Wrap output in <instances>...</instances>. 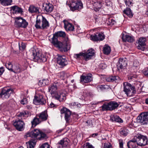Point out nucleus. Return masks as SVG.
Segmentation results:
<instances>
[{
  "label": "nucleus",
  "mask_w": 148,
  "mask_h": 148,
  "mask_svg": "<svg viewBox=\"0 0 148 148\" xmlns=\"http://www.w3.org/2000/svg\"><path fill=\"white\" fill-rule=\"evenodd\" d=\"M65 36V32L59 31L55 33L52 38V43L54 45H57L60 50L62 51L67 52L70 49L71 47L68 38H66L65 41L62 42L58 41L57 38L58 37H64Z\"/></svg>",
  "instance_id": "nucleus-1"
},
{
  "label": "nucleus",
  "mask_w": 148,
  "mask_h": 148,
  "mask_svg": "<svg viewBox=\"0 0 148 148\" xmlns=\"http://www.w3.org/2000/svg\"><path fill=\"white\" fill-rule=\"evenodd\" d=\"M35 26L37 29H45L49 27V24L48 21L44 16L39 15L37 17Z\"/></svg>",
  "instance_id": "nucleus-2"
},
{
  "label": "nucleus",
  "mask_w": 148,
  "mask_h": 148,
  "mask_svg": "<svg viewBox=\"0 0 148 148\" xmlns=\"http://www.w3.org/2000/svg\"><path fill=\"white\" fill-rule=\"evenodd\" d=\"M31 53L33 56V59L35 62H44L47 60L46 58L38 49H31Z\"/></svg>",
  "instance_id": "nucleus-3"
},
{
  "label": "nucleus",
  "mask_w": 148,
  "mask_h": 148,
  "mask_svg": "<svg viewBox=\"0 0 148 148\" xmlns=\"http://www.w3.org/2000/svg\"><path fill=\"white\" fill-rule=\"evenodd\" d=\"M46 135L38 129H35L30 132H27L24 136V138L31 137L33 138H36L37 139H41L45 137Z\"/></svg>",
  "instance_id": "nucleus-4"
},
{
  "label": "nucleus",
  "mask_w": 148,
  "mask_h": 148,
  "mask_svg": "<svg viewBox=\"0 0 148 148\" xmlns=\"http://www.w3.org/2000/svg\"><path fill=\"white\" fill-rule=\"evenodd\" d=\"M123 91L127 96H130L135 93V87L128 82H124L123 84Z\"/></svg>",
  "instance_id": "nucleus-5"
},
{
  "label": "nucleus",
  "mask_w": 148,
  "mask_h": 148,
  "mask_svg": "<svg viewBox=\"0 0 148 148\" xmlns=\"http://www.w3.org/2000/svg\"><path fill=\"white\" fill-rule=\"evenodd\" d=\"M119 104L115 101H112L108 103H104L101 107L103 111L112 110L116 109Z\"/></svg>",
  "instance_id": "nucleus-6"
},
{
  "label": "nucleus",
  "mask_w": 148,
  "mask_h": 148,
  "mask_svg": "<svg viewBox=\"0 0 148 148\" xmlns=\"http://www.w3.org/2000/svg\"><path fill=\"white\" fill-rule=\"evenodd\" d=\"M134 140L137 141L139 146H145L147 145L148 142L147 137L141 135H137L134 137Z\"/></svg>",
  "instance_id": "nucleus-7"
},
{
  "label": "nucleus",
  "mask_w": 148,
  "mask_h": 148,
  "mask_svg": "<svg viewBox=\"0 0 148 148\" xmlns=\"http://www.w3.org/2000/svg\"><path fill=\"white\" fill-rule=\"evenodd\" d=\"M13 91V90L11 88H3L1 89L0 93V97L3 99H8Z\"/></svg>",
  "instance_id": "nucleus-8"
},
{
  "label": "nucleus",
  "mask_w": 148,
  "mask_h": 148,
  "mask_svg": "<svg viewBox=\"0 0 148 148\" xmlns=\"http://www.w3.org/2000/svg\"><path fill=\"white\" fill-rule=\"evenodd\" d=\"M137 122L142 125H146L148 122V112H145L140 114L137 118Z\"/></svg>",
  "instance_id": "nucleus-9"
},
{
  "label": "nucleus",
  "mask_w": 148,
  "mask_h": 148,
  "mask_svg": "<svg viewBox=\"0 0 148 148\" xmlns=\"http://www.w3.org/2000/svg\"><path fill=\"white\" fill-rule=\"evenodd\" d=\"M67 92L65 91L58 92L57 91L51 94L53 98L59 100L60 101H64L66 99V94Z\"/></svg>",
  "instance_id": "nucleus-10"
},
{
  "label": "nucleus",
  "mask_w": 148,
  "mask_h": 148,
  "mask_svg": "<svg viewBox=\"0 0 148 148\" xmlns=\"http://www.w3.org/2000/svg\"><path fill=\"white\" fill-rule=\"evenodd\" d=\"M70 9L73 11L75 10H79L83 8V5L79 0H73L70 6Z\"/></svg>",
  "instance_id": "nucleus-11"
},
{
  "label": "nucleus",
  "mask_w": 148,
  "mask_h": 148,
  "mask_svg": "<svg viewBox=\"0 0 148 148\" xmlns=\"http://www.w3.org/2000/svg\"><path fill=\"white\" fill-rule=\"evenodd\" d=\"M15 24L19 27L26 28L28 25V23L23 18L18 17L16 18Z\"/></svg>",
  "instance_id": "nucleus-12"
},
{
  "label": "nucleus",
  "mask_w": 148,
  "mask_h": 148,
  "mask_svg": "<svg viewBox=\"0 0 148 148\" xmlns=\"http://www.w3.org/2000/svg\"><path fill=\"white\" fill-rule=\"evenodd\" d=\"M57 62L61 68H63L68 64L66 57L64 56L58 55L57 58Z\"/></svg>",
  "instance_id": "nucleus-13"
},
{
  "label": "nucleus",
  "mask_w": 148,
  "mask_h": 148,
  "mask_svg": "<svg viewBox=\"0 0 148 148\" xmlns=\"http://www.w3.org/2000/svg\"><path fill=\"white\" fill-rule=\"evenodd\" d=\"M46 102V101L45 99L44 98L42 95H39L38 96H35L33 99L34 103L36 105H44Z\"/></svg>",
  "instance_id": "nucleus-14"
},
{
  "label": "nucleus",
  "mask_w": 148,
  "mask_h": 148,
  "mask_svg": "<svg viewBox=\"0 0 148 148\" xmlns=\"http://www.w3.org/2000/svg\"><path fill=\"white\" fill-rule=\"evenodd\" d=\"M16 129L20 131L23 130L25 124L24 122L20 119L16 120L13 123Z\"/></svg>",
  "instance_id": "nucleus-15"
},
{
  "label": "nucleus",
  "mask_w": 148,
  "mask_h": 148,
  "mask_svg": "<svg viewBox=\"0 0 148 148\" xmlns=\"http://www.w3.org/2000/svg\"><path fill=\"white\" fill-rule=\"evenodd\" d=\"M60 112L61 114H64L65 119L66 122H68L70 119L71 115V111L66 108H63L61 109Z\"/></svg>",
  "instance_id": "nucleus-16"
},
{
  "label": "nucleus",
  "mask_w": 148,
  "mask_h": 148,
  "mask_svg": "<svg viewBox=\"0 0 148 148\" xmlns=\"http://www.w3.org/2000/svg\"><path fill=\"white\" fill-rule=\"evenodd\" d=\"M105 38L104 35L103 33H97L94 35H91L90 39L95 41L102 40Z\"/></svg>",
  "instance_id": "nucleus-17"
},
{
  "label": "nucleus",
  "mask_w": 148,
  "mask_h": 148,
  "mask_svg": "<svg viewBox=\"0 0 148 148\" xmlns=\"http://www.w3.org/2000/svg\"><path fill=\"white\" fill-rule=\"evenodd\" d=\"M127 64V61L123 59H119V62L117 64V67L119 70H122L125 69Z\"/></svg>",
  "instance_id": "nucleus-18"
},
{
  "label": "nucleus",
  "mask_w": 148,
  "mask_h": 148,
  "mask_svg": "<svg viewBox=\"0 0 148 148\" xmlns=\"http://www.w3.org/2000/svg\"><path fill=\"white\" fill-rule=\"evenodd\" d=\"M80 82L82 83H87L92 81V74H88L86 76L81 75L80 76Z\"/></svg>",
  "instance_id": "nucleus-19"
},
{
  "label": "nucleus",
  "mask_w": 148,
  "mask_h": 148,
  "mask_svg": "<svg viewBox=\"0 0 148 148\" xmlns=\"http://www.w3.org/2000/svg\"><path fill=\"white\" fill-rule=\"evenodd\" d=\"M36 115L37 117H38L41 122L46 120L48 117L47 111H45Z\"/></svg>",
  "instance_id": "nucleus-20"
},
{
  "label": "nucleus",
  "mask_w": 148,
  "mask_h": 148,
  "mask_svg": "<svg viewBox=\"0 0 148 148\" xmlns=\"http://www.w3.org/2000/svg\"><path fill=\"white\" fill-rule=\"evenodd\" d=\"M146 39L144 37H141L139 39L138 45L137 46L138 49L143 50V47L146 45Z\"/></svg>",
  "instance_id": "nucleus-21"
},
{
  "label": "nucleus",
  "mask_w": 148,
  "mask_h": 148,
  "mask_svg": "<svg viewBox=\"0 0 148 148\" xmlns=\"http://www.w3.org/2000/svg\"><path fill=\"white\" fill-rule=\"evenodd\" d=\"M95 54L94 51L92 49H89L87 53H85V60L87 61L91 58Z\"/></svg>",
  "instance_id": "nucleus-22"
},
{
  "label": "nucleus",
  "mask_w": 148,
  "mask_h": 148,
  "mask_svg": "<svg viewBox=\"0 0 148 148\" xmlns=\"http://www.w3.org/2000/svg\"><path fill=\"white\" fill-rule=\"evenodd\" d=\"M134 137L130 141H129L127 143V146L128 148H136L137 147L138 145L137 141H135Z\"/></svg>",
  "instance_id": "nucleus-23"
},
{
  "label": "nucleus",
  "mask_w": 148,
  "mask_h": 148,
  "mask_svg": "<svg viewBox=\"0 0 148 148\" xmlns=\"http://www.w3.org/2000/svg\"><path fill=\"white\" fill-rule=\"evenodd\" d=\"M106 80L108 82H115L117 83L120 81V79L119 77L118 76H110L106 77Z\"/></svg>",
  "instance_id": "nucleus-24"
},
{
  "label": "nucleus",
  "mask_w": 148,
  "mask_h": 148,
  "mask_svg": "<svg viewBox=\"0 0 148 148\" xmlns=\"http://www.w3.org/2000/svg\"><path fill=\"white\" fill-rule=\"evenodd\" d=\"M64 27L67 31H73L74 29V26L71 24L66 21H64Z\"/></svg>",
  "instance_id": "nucleus-25"
},
{
  "label": "nucleus",
  "mask_w": 148,
  "mask_h": 148,
  "mask_svg": "<svg viewBox=\"0 0 148 148\" xmlns=\"http://www.w3.org/2000/svg\"><path fill=\"white\" fill-rule=\"evenodd\" d=\"M45 12L47 13H51L53 10V7L52 4L50 3L46 4L44 6Z\"/></svg>",
  "instance_id": "nucleus-26"
},
{
  "label": "nucleus",
  "mask_w": 148,
  "mask_h": 148,
  "mask_svg": "<svg viewBox=\"0 0 148 148\" xmlns=\"http://www.w3.org/2000/svg\"><path fill=\"white\" fill-rule=\"evenodd\" d=\"M69 140L67 138H62L58 144L61 145L62 147H65L67 146L69 144Z\"/></svg>",
  "instance_id": "nucleus-27"
},
{
  "label": "nucleus",
  "mask_w": 148,
  "mask_h": 148,
  "mask_svg": "<svg viewBox=\"0 0 148 148\" xmlns=\"http://www.w3.org/2000/svg\"><path fill=\"white\" fill-rule=\"evenodd\" d=\"M122 38L123 40L125 42H132L133 41V37L127 35H122Z\"/></svg>",
  "instance_id": "nucleus-28"
},
{
  "label": "nucleus",
  "mask_w": 148,
  "mask_h": 148,
  "mask_svg": "<svg viewBox=\"0 0 148 148\" xmlns=\"http://www.w3.org/2000/svg\"><path fill=\"white\" fill-rule=\"evenodd\" d=\"M110 120L112 121H115L117 122L122 123L123 120L119 116L116 115H111L110 116Z\"/></svg>",
  "instance_id": "nucleus-29"
},
{
  "label": "nucleus",
  "mask_w": 148,
  "mask_h": 148,
  "mask_svg": "<svg viewBox=\"0 0 148 148\" xmlns=\"http://www.w3.org/2000/svg\"><path fill=\"white\" fill-rule=\"evenodd\" d=\"M41 122V121L40 120L38 117H37V115H36V117L34 118L32 121H31L32 126L33 127H34L36 125L39 124Z\"/></svg>",
  "instance_id": "nucleus-30"
},
{
  "label": "nucleus",
  "mask_w": 148,
  "mask_h": 148,
  "mask_svg": "<svg viewBox=\"0 0 148 148\" xmlns=\"http://www.w3.org/2000/svg\"><path fill=\"white\" fill-rule=\"evenodd\" d=\"M21 71V69L19 66L18 64H15L12 67L11 70L15 73H18L20 72Z\"/></svg>",
  "instance_id": "nucleus-31"
},
{
  "label": "nucleus",
  "mask_w": 148,
  "mask_h": 148,
  "mask_svg": "<svg viewBox=\"0 0 148 148\" xmlns=\"http://www.w3.org/2000/svg\"><path fill=\"white\" fill-rule=\"evenodd\" d=\"M29 115V113L27 111H23L20 112L17 114L18 117H21L22 119H25V118L28 117Z\"/></svg>",
  "instance_id": "nucleus-32"
},
{
  "label": "nucleus",
  "mask_w": 148,
  "mask_h": 148,
  "mask_svg": "<svg viewBox=\"0 0 148 148\" xmlns=\"http://www.w3.org/2000/svg\"><path fill=\"white\" fill-rule=\"evenodd\" d=\"M28 11L31 13H39V8L34 5H30Z\"/></svg>",
  "instance_id": "nucleus-33"
},
{
  "label": "nucleus",
  "mask_w": 148,
  "mask_h": 148,
  "mask_svg": "<svg viewBox=\"0 0 148 148\" xmlns=\"http://www.w3.org/2000/svg\"><path fill=\"white\" fill-rule=\"evenodd\" d=\"M57 89V86L56 84L54 83L51 84L49 88L48 91L51 94L56 91Z\"/></svg>",
  "instance_id": "nucleus-34"
},
{
  "label": "nucleus",
  "mask_w": 148,
  "mask_h": 148,
  "mask_svg": "<svg viewBox=\"0 0 148 148\" xmlns=\"http://www.w3.org/2000/svg\"><path fill=\"white\" fill-rule=\"evenodd\" d=\"M103 3V1L102 0H99L95 2L93 5L96 9H99L101 8Z\"/></svg>",
  "instance_id": "nucleus-35"
},
{
  "label": "nucleus",
  "mask_w": 148,
  "mask_h": 148,
  "mask_svg": "<svg viewBox=\"0 0 148 148\" xmlns=\"http://www.w3.org/2000/svg\"><path fill=\"white\" fill-rule=\"evenodd\" d=\"M35 140L32 139L26 143L27 148H34L36 144Z\"/></svg>",
  "instance_id": "nucleus-36"
},
{
  "label": "nucleus",
  "mask_w": 148,
  "mask_h": 148,
  "mask_svg": "<svg viewBox=\"0 0 148 148\" xmlns=\"http://www.w3.org/2000/svg\"><path fill=\"white\" fill-rule=\"evenodd\" d=\"M103 51L104 54L108 55L110 53L111 51L110 47L109 46L105 45L103 48Z\"/></svg>",
  "instance_id": "nucleus-37"
},
{
  "label": "nucleus",
  "mask_w": 148,
  "mask_h": 148,
  "mask_svg": "<svg viewBox=\"0 0 148 148\" xmlns=\"http://www.w3.org/2000/svg\"><path fill=\"white\" fill-rule=\"evenodd\" d=\"M12 0H0V2L3 6H8L11 5Z\"/></svg>",
  "instance_id": "nucleus-38"
},
{
  "label": "nucleus",
  "mask_w": 148,
  "mask_h": 148,
  "mask_svg": "<svg viewBox=\"0 0 148 148\" xmlns=\"http://www.w3.org/2000/svg\"><path fill=\"white\" fill-rule=\"evenodd\" d=\"M123 12L130 17H132L133 16L130 9L129 8H127L126 10H124Z\"/></svg>",
  "instance_id": "nucleus-39"
},
{
  "label": "nucleus",
  "mask_w": 148,
  "mask_h": 148,
  "mask_svg": "<svg viewBox=\"0 0 148 148\" xmlns=\"http://www.w3.org/2000/svg\"><path fill=\"white\" fill-rule=\"evenodd\" d=\"M85 53H84L82 52L79 53L75 54L74 56V57L75 58L77 59H80L82 57L85 59Z\"/></svg>",
  "instance_id": "nucleus-40"
},
{
  "label": "nucleus",
  "mask_w": 148,
  "mask_h": 148,
  "mask_svg": "<svg viewBox=\"0 0 148 148\" xmlns=\"http://www.w3.org/2000/svg\"><path fill=\"white\" fill-rule=\"evenodd\" d=\"M12 10L14 11L15 13H21L22 12V10L21 8L18 7L16 6H12L11 7Z\"/></svg>",
  "instance_id": "nucleus-41"
},
{
  "label": "nucleus",
  "mask_w": 148,
  "mask_h": 148,
  "mask_svg": "<svg viewBox=\"0 0 148 148\" xmlns=\"http://www.w3.org/2000/svg\"><path fill=\"white\" fill-rule=\"evenodd\" d=\"M128 130L125 128H121L120 130V132L121 135L125 136H127L128 133Z\"/></svg>",
  "instance_id": "nucleus-42"
},
{
  "label": "nucleus",
  "mask_w": 148,
  "mask_h": 148,
  "mask_svg": "<svg viewBox=\"0 0 148 148\" xmlns=\"http://www.w3.org/2000/svg\"><path fill=\"white\" fill-rule=\"evenodd\" d=\"M124 1L127 7H130L132 6V0H124Z\"/></svg>",
  "instance_id": "nucleus-43"
},
{
  "label": "nucleus",
  "mask_w": 148,
  "mask_h": 148,
  "mask_svg": "<svg viewBox=\"0 0 148 148\" xmlns=\"http://www.w3.org/2000/svg\"><path fill=\"white\" fill-rule=\"evenodd\" d=\"M66 76V74L64 71H62L57 74V76L60 78L63 79Z\"/></svg>",
  "instance_id": "nucleus-44"
},
{
  "label": "nucleus",
  "mask_w": 148,
  "mask_h": 148,
  "mask_svg": "<svg viewBox=\"0 0 148 148\" xmlns=\"http://www.w3.org/2000/svg\"><path fill=\"white\" fill-rule=\"evenodd\" d=\"M13 65L10 62H8V63H6L5 64V66L6 68L8 69L9 70L11 71Z\"/></svg>",
  "instance_id": "nucleus-45"
},
{
  "label": "nucleus",
  "mask_w": 148,
  "mask_h": 148,
  "mask_svg": "<svg viewBox=\"0 0 148 148\" xmlns=\"http://www.w3.org/2000/svg\"><path fill=\"white\" fill-rule=\"evenodd\" d=\"M83 148H94L93 146L89 143H87L84 145Z\"/></svg>",
  "instance_id": "nucleus-46"
},
{
  "label": "nucleus",
  "mask_w": 148,
  "mask_h": 148,
  "mask_svg": "<svg viewBox=\"0 0 148 148\" xmlns=\"http://www.w3.org/2000/svg\"><path fill=\"white\" fill-rule=\"evenodd\" d=\"M105 5L107 6H111L112 3L110 0H106L105 1Z\"/></svg>",
  "instance_id": "nucleus-47"
},
{
  "label": "nucleus",
  "mask_w": 148,
  "mask_h": 148,
  "mask_svg": "<svg viewBox=\"0 0 148 148\" xmlns=\"http://www.w3.org/2000/svg\"><path fill=\"white\" fill-rule=\"evenodd\" d=\"M39 148H50L49 146L47 143H45L42 144Z\"/></svg>",
  "instance_id": "nucleus-48"
},
{
  "label": "nucleus",
  "mask_w": 148,
  "mask_h": 148,
  "mask_svg": "<svg viewBox=\"0 0 148 148\" xmlns=\"http://www.w3.org/2000/svg\"><path fill=\"white\" fill-rule=\"evenodd\" d=\"M21 104L23 105H25L27 103V100L26 98H24L22 100H21Z\"/></svg>",
  "instance_id": "nucleus-49"
},
{
  "label": "nucleus",
  "mask_w": 148,
  "mask_h": 148,
  "mask_svg": "<svg viewBox=\"0 0 148 148\" xmlns=\"http://www.w3.org/2000/svg\"><path fill=\"white\" fill-rule=\"evenodd\" d=\"M108 21L109 22V23H108L109 25H114L115 23V21L113 19H109Z\"/></svg>",
  "instance_id": "nucleus-50"
},
{
  "label": "nucleus",
  "mask_w": 148,
  "mask_h": 148,
  "mask_svg": "<svg viewBox=\"0 0 148 148\" xmlns=\"http://www.w3.org/2000/svg\"><path fill=\"white\" fill-rule=\"evenodd\" d=\"M100 67L102 69H104L107 67V65L105 64L102 63L100 65Z\"/></svg>",
  "instance_id": "nucleus-51"
},
{
  "label": "nucleus",
  "mask_w": 148,
  "mask_h": 148,
  "mask_svg": "<svg viewBox=\"0 0 148 148\" xmlns=\"http://www.w3.org/2000/svg\"><path fill=\"white\" fill-rule=\"evenodd\" d=\"M42 81L43 85L48 84L49 82V81L47 79L43 80Z\"/></svg>",
  "instance_id": "nucleus-52"
},
{
  "label": "nucleus",
  "mask_w": 148,
  "mask_h": 148,
  "mask_svg": "<svg viewBox=\"0 0 148 148\" xmlns=\"http://www.w3.org/2000/svg\"><path fill=\"white\" fill-rule=\"evenodd\" d=\"M112 146L111 145L106 143L104 144L103 148H111Z\"/></svg>",
  "instance_id": "nucleus-53"
},
{
  "label": "nucleus",
  "mask_w": 148,
  "mask_h": 148,
  "mask_svg": "<svg viewBox=\"0 0 148 148\" xmlns=\"http://www.w3.org/2000/svg\"><path fill=\"white\" fill-rule=\"evenodd\" d=\"M119 147L120 148H123V141L122 140H119Z\"/></svg>",
  "instance_id": "nucleus-54"
},
{
  "label": "nucleus",
  "mask_w": 148,
  "mask_h": 148,
  "mask_svg": "<svg viewBox=\"0 0 148 148\" xmlns=\"http://www.w3.org/2000/svg\"><path fill=\"white\" fill-rule=\"evenodd\" d=\"M139 63L137 61H135L133 63V65L135 67H137L139 65Z\"/></svg>",
  "instance_id": "nucleus-55"
},
{
  "label": "nucleus",
  "mask_w": 148,
  "mask_h": 148,
  "mask_svg": "<svg viewBox=\"0 0 148 148\" xmlns=\"http://www.w3.org/2000/svg\"><path fill=\"white\" fill-rule=\"evenodd\" d=\"M4 71V70L3 67H2L0 68V75L2 74Z\"/></svg>",
  "instance_id": "nucleus-56"
},
{
  "label": "nucleus",
  "mask_w": 148,
  "mask_h": 148,
  "mask_svg": "<svg viewBox=\"0 0 148 148\" xmlns=\"http://www.w3.org/2000/svg\"><path fill=\"white\" fill-rule=\"evenodd\" d=\"M26 45L24 43H22L21 44V47H19V48L21 49V48H22L23 49H24L26 48Z\"/></svg>",
  "instance_id": "nucleus-57"
},
{
  "label": "nucleus",
  "mask_w": 148,
  "mask_h": 148,
  "mask_svg": "<svg viewBox=\"0 0 148 148\" xmlns=\"http://www.w3.org/2000/svg\"><path fill=\"white\" fill-rule=\"evenodd\" d=\"M143 73L144 75L148 76V69L145 70L143 71Z\"/></svg>",
  "instance_id": "nucleus-58"
},
{
  "label": "nucleus",
  "mask_w": 148,
  "mask_h": 148,
  "mask_svg": "<svg viewBox=\"0 0 148 148\" xmlns=\"http://www.w3.org/2000/svg\"><path fill=\"white\" fill-rule=\"evenodd\" d=\"M48 106L49 107L52 108L55 106V105L53 103L51 102Z\"/></svg>",
  "instance_id": "nucleus-59"
},
{
  "label": "nucleus",
  "mask_w": 148,
  "mask_h": 148,
  "mask_svg": "<svg viewBox=\"0 0 148 148\" xmlns=\"http://www.w3.org/2000/svg\"><path fill=\"white\" fill-rule=\"evenodd\" d=\"M98 135V133H96L93 134H92L91 135V136L92 137L95 138V137L97 136Z\"/></svg>",
  "instance_id": "nucleus-60"
},
{
  "label": "nucleus",
  "mask_w": 148,
  "mask_h": 148,
  "mask_svg": "<svg viewBox=\"0 0 148 148\" xmlns=\"http://www.w3.org/2000/svg\"><path fill=\"white\" fill-rule=\"evenodd\" d=\"M145 103L146 104H148V98L146 99Z\"/></svg>",
  "instance_id": "nucleus-61"
},
{
  "label": "nucleus",
  "mask_w": 148,
  "mask_h": 148,
  "mask_svg": "<svg viewBox=\"0 0 148 148\" xmlns=\"http://www.w3.org/2000/svg\"><path fill=\"white\" fill-rule=\"evenodd\" d=\"M18 148H24V147L22 146H21L19 147Z\"/></svg>",
  "instance_id": "nucleus-62"
},
{
  "label": "nucleus",
  "mask_w": 148,
  "mask_h": 148,
  "mask_svg": "<svg viewBox=\"0 0 148 148\" xmlns=\"http://www.w3.org/2000/svg\"><path fill=\"white\" fill-rule=\"evenodd\" d=\"M71 82L72 83H73L74 82V80H72Z\"/></svg>",
  "instance_id": "nucleus-63"
},
{
  "label": "nucleus",
  "mask_w": 148,
  "mask_h": 148,
  "mask_svg": "<svg viewBox=\"0 0 148 148\" xmlns=\"http://www.w3.org/2000/svg\"><path fill=\"white\" fill-rule=\"evenodd\" d=\"M147 15H148V11L147 12Z\"/></svg>",
  "instance_id": "nucleus-64"
}]
</instances>
